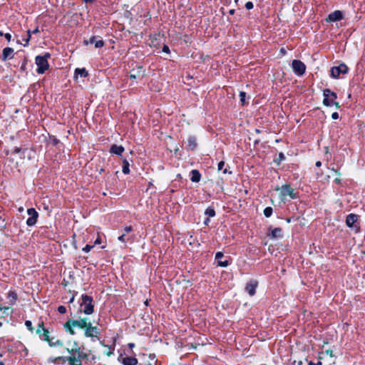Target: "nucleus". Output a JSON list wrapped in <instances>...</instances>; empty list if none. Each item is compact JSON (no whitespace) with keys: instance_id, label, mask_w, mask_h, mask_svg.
Segmentation results:
<instances>
[{"instance_id":"nucleus-27","label":"nucleus","mask_w":365,"mask_h":365,"mask_svg":"<svg viewBox=\"0 0 365 365\" xmlns=\"http://www.w3.org/2000/svg\"><path fill=\"white\" fill-rule=\"evenodd\" d=\"M39 32V30H38V28L36 27L35 29H34L33 31H30V30H28L27 33H28V36L27 38L24 40L25 43H22L24 46H26L28 44H29V41L31 38V34H37Z\"/></svg>"},{"instance_id":"nucleus-23","label":"nucleus","mask_w":365,"mask_h":365,"mask_svg":"<svg viewBox=\"0 0 365 365\" xmlns=\"http://www.w3.org/2000/svg\"><path fill=\"white\" fill-rule=\"evenodd\" d=\"M269 236L272 239L282 237V230L279 227H276L271 231Z\"/></svg>"},{"instance_id":"nucleus-13","label":"nucleus","mask_w":365,"mask_h":365,"mask_svg":"<svg viewBox=\"0 0 365 365\" xmlns=\"http://www.w3.org/2000/svg\"><path fill=\"white\" fill-rule=\"evenodd\" d=\"M100 333L99 329L97 327H93L91 322H90V325L87 326L85 329L84 335L86 337H96L97 335Z\"/></svg>"},{"instance_id":"nucleus-53","label":"nucleus","mask_w":365,"mask_h":365,"mask_svg":"<svg viewBox=\"0 0 365 365\" xmlns=\"http://www.w3.org/2000/svg\"><path fill=\"white\" fill-rule=\"evenodd\" d=\"M229 14H231V15L234 14H235V9H230L229 11Z\"/></svg>"},{"instance_id":"nucleus-35","label":"nucleus","mask_w":365,"mask_h":365,"mask_svg":"<svg viewBox=\"0 0 365 365\" xmlns=\"http://www.w3.org/2000/svg\"><path fill=\"white\" fill-rule=\"evenodd\" d=\"M129 240H130V238L128 237H126L125 234H122L121 235H120L118 237V240L122 242H123V243H125Z\"/></svg>"},{"instance_id":"nucleus-47","label":"nucleus","mask_w":365,"mask_h":365,"mask_svg":"<svg viewBox=\"0 0 365 365\" xmlns=\"http://www.w3.org/2000/svg\"><path fill=\"white\" fill-rule=\"evenodd\" d=\"M334 182L337 185H341V180L339 178H336L334 179Z\"/></svg>"},{"instance_id":"nucleus-5","label":"nucleus","mask_w":365,"mask_h":365,"mask_svg":"<svg viewBox=\"0 0 365 365\" xmlns=\"http://www.w3.org/2000/svg\"><path fill=\"white\" fill-rule=\"evenodd\" d=\"M323 104L326 106H335L336 108H339V103L336 102L335 100L337 98V95L336 93L331 91V90L327 88L323 91Z\"/></svg>"},{"instance_id":"nucleus-2","label":"nucleus","mask_w":365,"mask_h":365,"mask_svg":"<svg viewBox=\"0 0 365 365\" xmlns=\"http://www.w3.org/2000/svg\"><path fill=\"white\" fill-rule=\"evenodd\" d=\"M91 321L88 318H83L76 320H68L64 324V328L66 331L71 334L74 335L76 334L73 328L78 327L80 329H86L87 326L90 325Z\"/></svg>"},{"instance_id":"nucleus-22","label":"nucleus","mask_w":365,"mask_h":365,"mask_svg":"<svg viewBox=\"0 0 365 365\" xmlns=\"http://www.w3.org/2000/svg\"><path fill=\"white\" fill-rule=\"evenodd\" d=\"M335 358L333 355V351L331 350H327L322 353L319 356V361H329V358Z\"/></svg>"},{"instance_id":"nucleus-20","label":"nucleus","mask_w":365,"mask_h":365,"mask_svg":"<svg viewBox=\"0 0 365 365\" xmlns=\"http://www.w3.org/2000/svg\"><path fill=\"white\" fill-rule=\"evenodd\" d=\"M7 299H9V305L12 306L16 304L17 300V294L14 291H9L7 294Z\"/></svg>"},{"instance_id":"nucleus-39","label":"nucleus","mask_w":365,"mask_h":365,"mask_svg":"<svg viewBox=\"0 0 365 365\" xmlns=\"http://www.w3.org/2000/svg\"><path fill=\"white\" fill-rule=\"evenodd\" d=\"M254 5H253V3L252 1H248L245 4V8L247 9V10H250L253 8Z\"/></svg>"},{"instance_id":"nucleus-63","label":"nucleus","mask_w":365,"mask_h":365,"mask_svg":"<svg viewBox=\"0 0 365 365\" xmlns=\"http://www.w3.org/2000/svg\"><path fill=\"white\" fill-rule=\"evenodd\" d=\"M1 326H2V323H1V322H0V327H1Z\"/></svg>"},{"instance_id":"nucleus-34","label":"nucleus","mask_w":365,"mask_h":365,"mask_svg":"<svg viewBox=\"0 0 365 365\" xmlns=\"http://www.w3.org/2000/svg\"><path fill=\"white\" fill-rule=\"evenodd\" d=\"M240 102H241L242 105V106L245 105L246 104V102H245L246 93L244 91H241L240 93Z\"/></svg>"},{"instance_id":"nucleus-21","label":"nucleus","mask_w":365,"mask_h":365,"mask_svg":"<svg viewBox=\"0 0 365 365\" xmlns=\"http://www.w3.org/2000/svg\"><path fill=\"white\" fill-rule=\"evenodd\" d=\"M201 179V174L197 170H192L190 172V180L193 182H198Z\"/></svg>"},{"instance_id":"nucleus-24","label":"nucleus","mask_w":365,"mask_h":365,"mask_svg":"<svg viewBox=\"0 0 365 365\" xmlns=\"http://www.w3.org/2000/svg\"><path fill=\"white\" fill-rule=\"evenodd\" d=\"M110 152L113 154L120 155L124 152V148L122 145H113L110 148Z\"/></svg>"},{"instance_id":"nucleus-45","label":"nucleus","mask_w":365,"mask_h":365,"mask_svg":"<svg viewBox=\"0 0 365 365\" xmlns=\"http://www.w3.org/2000/svg\"><path fill=\"white\" fill-rule=\"evenodd\" d=\"M4 37L6 38V39L8 41H11V35L9 33H6L4 34Z\"/></svg>"},{"instance_id":"nucleus-33","label":"nucleus","mask_w":365,"mask_h":365,"mask_svg":"<svg viewBox=\"0 0 365 365\" xmlns=\"http://www.w3.org/2000/svg\"><path fill=\"white\" fill-rule=\"evenodd\" d=\"M205 214L210 217H212L215 215V211L212 208H207L205 210Z\"/></svg>"},{"instance_id":"nucleus-51","label":"nucleus","mask_w":365,"mask_h":365,"mask_svg":"<svg viewBox=\"0 0 365 365\" xmlns=\"http://www.w3.org/2000/svg\"><path fill=\"white\" fill-rule=\"evenodd\" d=\"M209 222H210V219L207 218V219L205 220L204 224L207 225L209 223Z\"/></svg>"},{"instance_id":"nucleus-1","label":"nucleus","mask_w":365,"mask_h":365,"mask_svg":"<svg viewBox=\"0 0 365 365\" xmlns=\"http://www.w3.org/2000/svg\"><path fill=\"white\" fill-rule=\"evenodd\" d=\"M67 351L70 354L69 356H58L55 360L68 361L69 365H82V360L87 357L86 354L83 352L76 343H74V347L71 349L68 348Z\"/></svg>"},{"instance_id":"nucleus-12","label":"nucleus","mask_w":365,"mask_h":365,"mask_svg":"<svg viewBox=\"0 0 365 365\" xmlns=\"http://www.w3.org/2000/svg\"><path fill=\"white\" fill-rule=\"evenodd\" d=\"M27 213L29 217L26 220V225L29 227L34 226L37 222L38 214L34 208H29Z\"/></svg>"},{"instance_id":"nucleus-30","label":"nucleus","mask_w":365,"mask_h":365,"mask_svg":"<svg viewBox=\"0 0 365 365\" xmlns=\"http://www.w3.org/2000/svg\"><path fill=\"white\" fill-rule=\"evenodd\" d=\"M335 358H329V361H319V365H335Z\"/></svg>"},{"instance_id":"nucleus-3","label":"nucleus","mask_w":365,"mask_h":365,"mask_svg":"<svg viewBox=\"0 0 365 365\" xmlns=\"http://www.w3.org/2000/svg\"><path fill=\"white\" fill-rule=\"evenodd\" d=\"M93 298L87 294L81 295V302L80 303V312L85 314H91L94 311Z\"/></svg>"},{"instance_id":"nucleus-37","label":"nucleus","mask_w":365,"mask_h":365,"mask_svg":"<svg viewBox=\"0 0 365 365\" xmlns=\"http://www.w3.org/2000/svg\"><path fill=\"white\" fill-rule=\"evenodd\" d=\"M93 247V245H86L83 248V251L84 252H88L91 251V250Z\"/></svg>"},{"instance_id":"nucleus-43","label":"nucleus","mask_w":365,"mask_h":365,"mask_svg":"<svg viewBox=\"0 0 365 365\" xmlns=\"http://www.w3.org/2000/svg\"><path fill=\"white\" fill-rule=\"evenodd\" d=\"M132 230H133V227H132L131 226H126V227L124 228V231H125V232H126V233L130 232Z\"/></svg>"},{"instance_id":"nucleus-9","label":"nucleus","mask_w":365,"mask_h":365,"mask_svg":"<svg viewBox=\"0 0 365 365\" xmlns=\"http://www.w3.org/2000/svg\"><path fill=\"white\" fill-rule=\"evenodd\" d=\"M359 218V216L357 215L351 213L347 215L346 219V225L354 230L356 232H358L359 230V227L356 225V222H357Z\"/></svg>"},{"instance_id":"nucleus-8","label":"nucleus","mask_w":365,"mask_h":365,"mask_svg":"<svg viewBox=\"0 0 365 365\" xmlns=\"http://www.w3.org/2000/svg\"><path fill=\"white\" fill-rule=\"evenodd\" d=\"M292 68L294 73L297 76H302L306 71L305 64L299 60H293L292 62Z\"/></svg>"},{"instance_id":"nucleus-44","label":"nucleus","mask_w":365,"mask_h":365,"mask_svg":"<svg viewBox=\"0 0 365 365\" xmlns=\"http://www.w3.org/2000/svg\"><path fill=\"white\" fill-rule=\"evenodd\" d=\"M331 118H332V119H334V120H336V119H338V118H339V114H338V113H337V112H334V113H333L331 114Z\"/></svg>"},{"instance_id":"nucleus-15","label":"nucleus","mask_w":365,"mask_h":365,"mask_svg":"<svg viewBox=\"0 0 365 365\" xmlns=\"http://www.w3.org/2000/svg\"><path fill=\"white\" fill-rule=\"evenodd\" d=\"M343 18L342 13L340 11H334L329 14L327 21L334 22L341 20Z\"/></svg>"},{"instance_id":"nucleus-28","label":"nucleus","mask_w":365,"mask_h":365,"mask_svg":"<svg viewBox=\"0 0 365 365\" xmlns=\"http://www.w3.org/2000/svg\"><path fill=\"white\" fill-rule=\"evenodd\" d=\"M88 71L86 70V68H76L75 70V75L76 77L80 76L81 77H86L88 76Z\"/></svg>"},{"instance_id":"nucleus-49","label":"nucleus","mask_w":365,"mask_h":365,"mask_svg":"<svg viewBox=\"0 0 365 365\" xmlns=\"http://www.w3.org/2000/svg\"><path fill=\"white\" fill-rule=\"evenodd\" d=\"M332 170L338 175V176H340L341 175V173L339 171V170H335L334 168H332Z\"/></svg>"},{"instance_id":"nucleus-6","label":"nucleus","mask_w":365,"mask_h":365,"mask_svg":"<svg viewBox=\"0 0 365 365\" xmlns=\"http://www.w3.org/2000/svg\"><path fill=\"white\" fill-rule=\"evenodd\" d=\"M349 68L344 63H341L338 66H334L331 68L330 75L334 78H337L341 74H346L348 73Z\"/></svg>"},{"instance_id":"nucleus-42","label":"nucleus","mask_w":365,"mask_h":365,"mask_svg":"<svg viewBox=\"0 0 365 365\" xmlns=\"http://www.w3.org/2000/svg\"><path fill=\"white\" fill-rule=\"evenodd\" d=\"M225 165V162L224 161H220L219 163H218V165H217V168L219 170H222L223 167Z\"/></svg>"},{"instance_id":"nucleus-29","label":"nucleus","mask_w":365,"mask_h":365,"mask_svg":"<svg viewBox=\"0 0 365 365\" xmlns=\"http://www.w3.org/2000/svg\"><path fill=\"white\" fill-rule=\"evenodd\" d=\"M48 343L50 346H56L58 345L61 346L63 344V343L60 340L55 339V338L53 337L50 338L49 340L48 341Z\"/></svg>"},{"instance_id":"nucleus-4","label":"nucleus","mask_w":365,"mask_h":365,"mask_svg":"<svg viewBox=\"0 0 365 365\" xmlns=\"http://www.w3.org/2000/svg\"><path fill=\"white\" fill-rule=\"evenodd\" d=\"M51 55L48 53H46L43 56H37L35 58V63L37 66L36 72L38 74H43L48 68V58H50Z\"/></svg>"},{"instance_id":"nucleus-32","label":"nucleus","mask_w":365,"mask_h":365,"mask_svg":"<svg viewBox=\"0 0 365 365\" xmlns=\"http://www.w3.org/2000/svg\"><path fill=\"white\" fill-rule=\"evenodd\" d=\"M273 210L271 207H267L264 210V215L266 217H269L272 215Z\"/></svg>"},{"instance_id":"nucleus-41","label":"nucleus","mask_w":365,"mask_h":365,"mask_svg":"<svg viewBox=\"0 0 365 365\" xmlns=\"http://www.w3.org/2000/svg\"><path fill=\"white\" fill-rule=\"evenodd\" d=\"M284 159H285V156H284V153H280L279 154V162H278V163H279L281 161L284 160Z\"/></svg>"},{"instance_id":"nucleus-62","label":"nucleus","mask_w":365,"mask_h":365,"mask_svg":"<svg viewBox=\"0 0 365 365\" xmlns=\"http://www.w3.org/2000/svg\"><path fill=\"white\" fill-rule=\"evenodd\" d=\"M227 169H225V170H223V173H225H225H227Z\"/></svg>"},{"instance_id":"nucleus-56","label":"nucleus","mask_w":365,"mask_h":365,"mask_svg":"<svg viewBox=\"0 0 365 365\" xmlns=\"http://www.w3.org/2000/svg\"><path fill=\"white\" fill-rule=\"evenodd\" d=\"M308 365H319V363L314 364V363L310 361Z\"/></svg>"},{"instance_id":"nucleus-54","label":"nucleus","mask_w":365,"mask_h":365,"mask_svg":"<svg viewBox=\"0 0 365 365\" xmlns=\"http://www.w3.org/2000/svg\"><path fill=\"white\" fill-rule=\"evenodd\" d=\"M25 66H26V61L22 64L21 68V70H24L25 69Z\"/></svg>"},{"instance_id":"nucleus-14","label":"nucleus","mask_w":365,"mask_h":365,"mask_svg":"<svg viewBox=\"0 0 365 365\" xmlns=\"http://www.w3.org/2000/svg\"><path fill=\"white\" fill-rule=\"evenodd\" d=\"M257 287V282L255 280H251L247 283L245 290L250 296H253L256 292Z\"/></svg>"},{"instance_id":"nucleus-60","label":"nucleus","mask_w":365,"mask_h":365,"mask_svg":"<svg viewBox=\"0 0 365 365\" xmlns=\"http://www.w3.org/2000/svg\"><path fill=\"white\" fill-rule=\"evenodd\" d=\"M281 52H282V53H285V50H284V48H282V49H281Z\"/></svg>"},{"instance_id":"nucleus-58","label":"nucleus","mask_w":365,"mask_h":365,"mask_svg":"<svg viewBox=\"0 0 365 365\" xmlns=\"http://www.w3.org/2000/svg\"><path fill=\"white\" fill-rule=\"evenodd\" d=\"M58 142V140L57 139H54V140H53V143L54 144H57Z\"/></svg>"},{"instance_id":"nucleus-25","label":"nucleus","mask_w":365,"mask_h":365,"mask_svg":"<svg viewBox=\"0 0 365 365\" xmlns=\"http://www.w3.org/2000/svg\"><path fill=\"white\" fill-rule=\"evenodd\" d=\"M197 148L196 138L193 136H189L187 138V149L193 150Z\"/></svg>"},{"instance_id":"nucleus-59","label":"nucleus","mask_w":365,"mask_h":365,"mask_svg":"<svg viewBox=\"0 0 365 365\" xmlns=\"http://www.w3.org/2000/svg\"><path fill=\"white\" fill-rule=\"evenodd\" d=\"M5 34L3 33V31H0V36H4Z\"/></svg>"},{"instance_id":"nucleus-10","label":"nucleus","mask_w":365,"mask_h":365,"mask_svg":"<svg viewBox=\"0 0 365 365\" xmlns=\"http://www.w3.org/2000/svg\"><path fill=\"white\" fill-rule=\"evenodd\" d=\"M36 334L39 335V337L41 340L48 341L50 339L49 331L48 329L44 328L43 322L38 324Z\"/></svg>"},{"instance_id":"nucleus-46","label":"nucleus","mask_w":365,"mask_h":365,"mask_svg":"<svg viewBox=\"0 0 365 365\" xmlns=\"http://www.w3.org/2000/svg\"><path fill=\"white\" fill-rule=\"evenodd\" d=\"M163 51L165 52V53H169L170 52L169 47L168 46L165 45L163 47Z\"/></svg>"},{"instance_id":"nucleus-40","label":"nucleus","mask_w":365,"mask_h":365,"mask_svg":"<svg viewBox=\"0 0 365 365\" xmlns=\"http://www.w3.org/2000/svg\"><path fill=\"white\" fill-rule=\"evenodd\" d=\"M108 349V351H107V352L106 353V354L108 356H111L113 354V350L114 349H111L110 346H106Z\"/></svg>"},{"instance_id":"nucleus-64","label":"nucleus","mask_w":365,"mask_h":365,"mask_svg":"<svg viewBox=\"0 0 365 365\" xmlns=\"http://www.w3.org/2000/svg\"><path fill=\"white\" fill-rule=\"evenodd\" d=\"M0 365H4V364H2V363H0Z\"/></svg>"},{"instance_id":"nucleus-18","label":"nucleus","mask_w":365,"mask_h":365,"mask_svg":"<svg viewBox=\"0 0 365 365\" xmlns=\"http://www.w3.org/2000/svg\"><path fill=\"white\" fill-rule=\"evenodd\" d=\"M86 44L94 43L96 48H101L104 46V41L102 39H96L95 36H92L88 41H85Z\"/></svg>"},{"instance_id":"nucleus-61","label":"nucleus","mask_w":365,"mask_h":365,"mask_svg":"<svg viewBox=\"0 0 365 365\" xmlns=\"http://www.w3.org/2000/svg\"><path fill=\"white\" fill-rule=\"evenodd\" d=\"M19 210L20 212H22V211L24 210V208H23V207H19Z\"/></svg>"},{"instance_id":"nucleus-57","label":"nucleus","mask_w":365,"mask_h":365,"mask_svg":"<svg viewBox=\"0 0 365 365\" xmlns=\"http://www.w3.org/2000/svg\"><path fill=\"white\" fill-rule=\"evenodd\" d=\"M74 301V297H72L71 299L69 300L70 303H72Z\"/></svg>"},{"instance_id":"nucleus-52","label":"nucleus","mask_w":365,"mask_h":365,"mask_svg":"<svg viewBox=\"0 0 365 365\" xmlns=\"http://www.w3.org/2000/svg\"><path fill=\"white\" fill-rule=\"evenodd\" d=\"M321 165H322V163H321L320 161H317V162L316 163V166H317V167H320Z\"/></svg>"},{"instance_id":"nucleus-26","label":"nucleus","mask_w":365,"mask_h":365,"mask_svg":"<svg viewBox=\"0 0 365 365\" xmlns=\"http://www.w3.org/2000/svg\"><path fill=\"white\" fill-rule=\"evenodd\" d=\"M0 311L2 312V314L6 316H11L13 313V309L11 308V306H3L0 304Z\"/></svg>"},{"instance_id":"nucleus-38","label":"nucleus","mask_w":365,"mask_h":365,"mask_svg":"<svg viewBox=\"0 0 365 365\" xmlns=\"http://www.w3.org/2000/svg\"><path fill=\"white\" fill-rule=\"evenodd\" d=\"M58 311L61 314H65L66 312V307L61 305L58 307Z\"/></svg>"},{"instance_id":"nucleus-31","label":"nucleus","mask_w":365,"mask_h":365,"mask_svg":"<svg viewBox=\"0 0 365 365\" xmlns=\"http://www.w3.org/2000/svg\"><path fill=\"white\" fill-rule=\"evenodd\" d=\"M122 171L125 175L128 174L130 173L129 163L126 160H125L123 161V165Z\"/></svg>"},{"instance_id":"nucleus-55","label":"nucleus","mask_w":365,"mask_h":365,"mask_svg":"<svg viewBox=\"0 0 365 365\" xmlns=\"http://www.w3.org/2000/svg\"><path fill=\"white\" fill-rule=\"evenodd\" d=\"M134 346H135V344H134L133 343H129V344H128V346H129L130 348H133V347H134Z\"/></svg>"},{"instance_id":"nucleus-19","label":"nucleus","mask_w":365,"mask_h":365,"mask_svg":"<svg viewBox=\"0 0 365 365\" xmlns=\"http://www.w3.org/2000/svg\"><path fill=\"white\" fill-rule=\"evenodd\" d=\"M14 53V49L10 47H6L3 49L2 51V61H5L8 58H12Z\"/></svg>"},{"instance_id":"nucleus-16","label":"nucleus","mask_w":365,"mask_h":365,"mask_svg":"<svg viewBox=\"0 0 365 365\" xmlns=\"http://www.w3.org/2000/svg\"><path fill=\"white\" fill-rule=\"evenodd\" d=\"M143 76L144 71L143 70L142 66H138L136 69H133L130 75V78L131 79H135L139 78H142Z\"/></svg>"},{"instance_id":"nucleus-48","label":"nucleus","mask_w":365,"mask_h":365,"mask_svg":"<svg viewBox=\"0 0 365 365\" xmlns=\"http://www.w3.org/2000/svg\"><path fill=\"white\" fill-rule=\"evenodd\" d=\"M101 239L100 237H98L97 239L96 240L95 242H94V245H98V244H101Z\"/></svg>"},{"instance_id":"nucleus-11","label":"nucleus","mask_w":365,"mask_h":365,"mask_svg":"<svg viewBox=\"0 0 365 365\" xmlns=\"http://www.w3.org/2000/svg\"><path fill=\"white\" fill-rule=\"evenodd\" d=\"M223 257H224L223 253L222 252H217L215 254V259L217 261V266L222 267H227L230 264V257H227L224 260L222 259Z\"/></svg>"},{"instance_id":"nucleus-50","label":"nucleus","mask_w":365,"mask_h":365,"mask_svg":"<svg viewBox=\"0 0 365 365\" xmlns=\"http://www.w3.org/2000/svg\"><path fill=\"white\" fill-rule=\"evenodd\" d=\"M20 151H21V148H15V149H14V152L15 153H19Z\"/></svg>"},{"instance_id":"nucleus-7","label":"nucleus","mask_w":365,"mask_h":365,"mask_svg":"<svg viewBox=\"0 0 365 365\" xmlns=\"http://www.w3.org/2000/svg\"><path fill=\"white\" fill-rule=\"evenodd\" d=\"M280 195L282 200H286L287 196L292 199L297 198V195L294 192V190L292 189L289 185H284L282 186L280 188Z\"/></svg>"},{"instance_id":"nucleus-36","label":"nucleus","mask_w":365,"mask_h":365,"mask_svg":"<svg viewBox=\"0 0 365 365\" xmlns=\"http://www.w3.org/2000/svg\"><path fill=\"white\" fill-rule=\"evenodd\" d=\"M25 326L27 327V329L31 331V332H33L34 331V327L32 326V322L29 320H26L25 322Z\"/></svg>"},{"instance_id":"nucleus-17","label":"nucleus","mask_w":365,"mask_h":365,"mask_svg":"<svg viewBox=\"0 0 365 365\" xmlns=\"http://www.w3.org/2000/svg\"><path fill=\"white\" fill-rule=\"evenodd\" d=\"M118 361L123 365H136L138 364V359L135 357H124L118 358Z\"/></svg>"}]
</instances>
